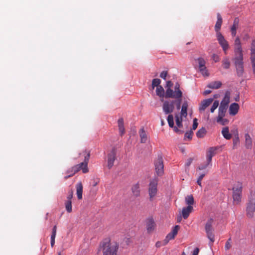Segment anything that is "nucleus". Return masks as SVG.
Wrapping results in <instances>:
<instances>
[{
	"mask_svg": "<svg viewBox=\"0 0 255 255\" xmlns=\"http://www.w3.org/2000/svg\"><path fill=\"white\" fill-rule=\"evenodd\" d=\"M167 75V71H163L160 73V77L163 79H165Z\"/></svg>",
	"mask_w": 255,
	"mask_h": 255,
	"instance_id": "obj_47",
	"label": "nucleus"
},
{
	"mask_svg": "<svg viewBox=\"0 0 255 255\" xmlns=\"http://www.w3.org/2000/svg\"><path fill=\"white\" fill-rule=\"evenodd\" d=\"M234 57L233 61L236 69L237 74L238 76L241 77L244 72V56L241 43L239 37L235 40Z\"/></svg>",
	"mask_w": 255,
	"mask_h": 255,
	"instance_id": "obj_1",
	"label": "nucleus"
},
{
	"mask_svg": "<svg viewBox=\"0 0 255 255\" xmlns=\"http://www.w3.org/2000/svg\"><path fill=\"white\" fill-rule=\"evenodd\" d=\"M84 156V160L83 162L80 164H77L71 167V174L70 175H66L64 177V179L66 180L68 178L73 176L75 173L78 172L81 169L82 170L83 173H86L89 171L88 168V163L89 160L90 153V151L86 150L84 151L83 153Z\"/></svg>",
	"mask_w": 255,
	"mask_h": 255,
	"instance_id": "obj_2",
	"label": "nucleus"
},
{
	"mask_svg": "<svg viewBox=\"0 0 255 255\" xmlns=\"http://www.w3.org/2000/svg\"><path fill=\"white\" fill-rule=\"evenodd\" d=\"M222 66L224 68L228 69L230 67V62L227 57H225L222 60Z\"/></svg>",
	"mask_w": 255,
	"mask_h": 255,
	"instance_id": "obj_35",
	"label": "nucleus"
},
{
	"mask_svg": "<svg viewBox=\"0 0 255 255\" xmlns=\"http://www.w3.org/2000/svg\"><path fill=\"white\" fill-rule=\"evenodd\" d=\"M161 80L159 79H153L152 81V89L153 90L155 87L159 86Z\"/></svg>",
	"mask_w": 255,
	"mask_h": 255,
	"instance_id": "obj_37",
	"label": "nucleus"
},
{
	"mask_svg": "<svg viewBox=\"0 0 255 255\" xmlns=\"http://www.w3.org/2000/svg\"><path fill=\"white\" fill-rule=\"evenodd\" d=\"M231 247V245L230 244V243L228 241L226 242V245H225V249L226 250H229Z\"/></svg>",
	"mask_w": 255,
	"mask_h": 255,
	"instance_id": "obj_58",
	"label": "nucleus"
},
{
	"mask_svg": "<svg viewBox=\"0 0 255 255\" xmlns=\"http://www.w3.org/2000/svg\"><path fill=\"white\" fill-rule=\"evenodd\" d=\"M180 226L179 225H176L174 227L171 232L168 234V235L166 236L164 240V245H166L169 242V241L174 239L175 236L177 235Z\"/></svg>",
	"mask_w": 255,
	"mask_h": 255,
	"instance_id": "obj_14",
	"label": "nucleus"
},
{
	"mask_svg": "<svg viewBox=\"0 0 255 255\" xmlns=\"http://www.w3.org/2000/svg\"><path fill=\"white\" fill-rule=\"evenodd\" d=\"M188 103L187 101H185L182 106L181 111L180 113V116L183 117H186L187 116V108H188Z\"/></svg>",
	"mask_w": 255,
	"mask_h": 255,
	"instance_id": "obj_25",
	"label": "nucleus"
},
{
	"mask_svg": "<svg viewBox=\"0 0 255 255\" xmlns=\"http://www.w3.org/2000/svg\"><path fill=\"white\" fill-rule=\"evenodd\" d=\"M212 157H211V156H209V155H207V164H208L209 165L210 163V162L212 161Z\"/></svg>",
	"mask_w": 255,
	"mask_h": 255,
	"instance_id": "obj_56",
	"label": "nucleus"
},
{
	"mask_svg": "<svg viewBox=\"0 0 255 255\" xmlns=\"http://www.w3.org/2000/svg\"><path fill=\"white\" fill-rule=\"evenodd\" d=\"M199 252V249L196 248L194 249L192 255H198Z\"/></svg>",
	"mask_w": 255,
	"mask_h": 255,
	"instance_id": "obj_55",
	"label": "nucleus"
},
{
	"mask_svg": "<svg viewBox=\"0 0 255 255\" xmlns=\"http://www.w3.org/2000/svg\"><path fill=\"white\" fill-rule=\"evenodd\" d=\"M211 93V91L210 90H206L204 92V95H207L208 94H209Z\"/></svg>",
	"mask_w": 255,
	"mask_h": 255,
	"instance_id": "obj_60",
	"label": "nucleus"
},
{
	"mask_svg": "<svg viewBox=\"0 0 255 255\" xmlns=\"http://www.w3.org/2000/svg\"><path fill=\"white\" fill-rule=\"evenodd\" d=\"M131 191L134 196L137 197L140 196V189L139 183H137L132 185L131 187Z\"/></svg>",
	"mask_w": 255,
	"mask_h": 255,
	"instance_id": "obj_19",
	"label": "nucleus"
},
{
	"mask_svg": "<svg viewBox=\"0 0 255 255\" xmlns=\"http://www.w3.org/2000/svg\"><path fill=\"white\" fill-rule=\"evenodd\" d=\"M118 124L120 133L121 135H122L125 132L123 118H121L118 120Z\"/></svg>",
	"mask_w": 255,
	"mask_h": 255,
	"instance_id": "obj_23",
	"label": "nucleus"
},
{
	"mask_svg": "<svg viewBox=\"0 0 255 255\" xmlns=\"http://www.w3.org/2000/svg\"><path fill=\"white\" fill-rule=\"evenodd\" d=\"M206 133V130L204 128H202L196 132V135L199 138L203 137Z\"/></svg>",
	"mask_w": 255,
	"mask_h": 255,
	"instance_id": "obj_33",
	"label": "nucleus"
},
{
	"mask_svg": "<svg viewBox=\"0 0 255 255\" xmlns=\"http://www.w3.org/2000/svg\"><path fill=\"white\" fill-rule=\"evenodd\" d=\"M198 127V123L197 119L195 118L193 120V124L192 126V129L195 130Z\"/></svg>",
	"mask_w": 255,
	"mask_h": 255,
	"instance_id": "obj_46",
	"label": "nucleus"
},
{
	"mask_svg": "<svg viewBox=\"0 0 255 255\" xmlns=\"http://www.w3.org/2000/svg\"><path fill=\"white\" fill-rule=\"evenodd\" d=\"M157 181L156 179H153L150 181L148 187V194L149 200L152 201L155 198L157 192Z\"/></svg>",
	"mask_w": 255,
	"mask_h": 255,
	"instance_id": "obj_8",
	"label": "nucleus"
},
{
	"mask_svg": "<svg viewBox=\"0 0 255 255\" xmlns=\"http://www.w3.org/2000/svg\"><path fill=\"white\" fill-rule=\"evenodd\" d=\"M182 96V92L180 90V85L178 83H176L174 86V91L170 88L167 89L165 94V98H174L175 99H179L181 98Z\"/></svg>",
	"mask_w": 255,
	"mask_h": 255,
	"instance_id": "obj_5",
	"label": "nucleus"
},
{
	"mask_svg": "<svg viewBox=\"0 0 255 255\" xmlns=\"http://www.w3.org/2000/svg\"><path fill=\"white\" fill-rule=\"evenodd\" d=\"M160 101L163 102L162 109L165 114L170 115L172 113L174 110V105L176 101L174 100H164V99H160Z\"/></svg>",
	"mask_w": 255,
	"mask_h": 255,
	"instance_id": "obj_7",
	"label": "nucleus"
},
{
	"mask_svg": "<svg viewBox=\"0 0 255 255\" xmlns=\"http://www.w3.org/2000/svg\"><path fill=\"white\" fill-rule=\"evenodd\" d=\"M240 109L238 104L234 103L231 104L229 107V114L231 116H235L237 114Z\"/></svg>",
	"mask_w": 255,
	"mask_h": 255,
	"instance_id": "obj_16",
	"label": "nucleus"
},
{
	"mask_svg": "<svg viewBox=\"0 0 255 255\" xmlns=\"http://www.w3.org/2000/svg\"><path fill=\"white\" fill-rule=\"evenodd\" d=\"M116 159V150L115 148H113L107 155L108 167L109 169H111L113 166Z\"/></svg>",
	"mask_w": 255,
	"mask_h": 255,
	"instance_id": "obj_12",
	"label": "nucleus"
},
{
	"mask_svg": "<svg viewBox=\"0 0 255 255\" xmlns=\"http://www.w3.org/2000/svg\"><path fill=\"white\" fill-rule=\"evenodd\" d=\"M242 193V185L241 183L238 182L233 187V203L235 205H238L241 202Z\"/></svg>",
	"mask_w": 255,
	"mask_h": 255,
	"instance_id": "obj_6",
	"label": "nucleus"
},
{
	"mask_svg": "<svg viewBox=\"0 0 255 255\" xmlns=\"http://www.w3.org/2000/svg\"><path fill=\"white\" fill-rule=\"evenodd\" d=\"M199 68H203L205 66L206 61L203 58L199 57L197 59Z\"/></svg>",
	"mask_w": 255,
	"mask_h": 255,
	"instance_id": "obj_40",
	"label": "nucleus"
},
{
	"mask_svg": "<svg viewBox=\"0 0 255 255\" xmlns=\"http://www.w3.org/2000/svg\"><path fill=\"white\" fill-rule=\"evenodd\" d=\"M213 220L212 218L209 219L205 225V231L208 238L212 243L214 242V235L213 233L212 224Z\"/></svg>",
	"mask_w": 255,
	"mask_h": 255,
	"instance_id": "obj_9",
	"label": "nucleus"
},
{
	"mask_svg": "<svg viewBox=\"0 0 255 255\" xmlns=\"http://www.w3.org/2000/svg\"><path fill=\"white\" fill-rule=\"evenodd\" d=\"M199 69L203 76H208L209 75V73L206 66L203 67V68H199Z\"/></svg>",
	"mask_w": 255,
	"mask_h": 255,
	"instance_id": "obj_41",
	"label": "nucleus"
},
{
	"mask_svg": "<svg viewBox=\"0 0 255 255\" xmlns=\"http://www.w3.org/2000/svg\"><path fill=\"white\" fill-rule=\"evenodd\" d=\"M73 192L72 190H71L69 192H68V195L67 196V201H71L72 198H73Z\"/></svg>",
	"mask_w": 255,
	"mask_h": 255,
	"instance_id": "obj_45",
	"label": "nucleus"
},
{
	"mask_svg": "<svg viewBox=\"0 0 255 255\" xmlns=\"http://www.w3.org/2000/svg\"><path fill=\"white\" fill-rule=\"evenodd\" d=\"M216 109H215V108H214V107H213L212 106L211 109H210V112L213 113L214 112L215 110H216Z\"/></svg>",
	"mask_w": 255,
	"mask_h": 255,
	"instance_id": "obj_64",
	"label": "nucleus"
},
{
	"mask_svg": "<svg viewBox=\"0 0 255 255\" xmlns=\"http://www.w3.org/2000/svg\"><path fill=\"white\" fill-rule=\"evenodd\" d=\"M173 130H174V131H175V132H177V133H182L183 132V131H182V130H181L179 129L178 128H177V127H174V126H173Z\"/></svg>",
	"mask_w": 255,
	"mask_h": 255,
	"instance_id": "obj_53",
	"label": "nucleus"
},
{
	"mask_svg": "<svg viewBox=\"0 0 255 255\" xmlns=\"http://www.w3.org/2000/svg\"><path fill=\"white\" fill-rule=\"evenodd\" d=\"M219 101L216 100L214 102L212 106L214 107V108H215V109H217V107L219 106Z\"/></svg>",
	"mask_w": 255,
	"mask_h": 255,
	"instance_id": "obj_54",
	"label": "nucleus"
},
{
	"mask_svg": "<svg viewBox=\"0 0 255 255\" xmlns=\"http://www.w3.org/2000/svg\"><path fill=\"white\" fill-rule=\"evenodd\" d=\"M213 102V98H209L207 99H205L201 102L199 108V110L200 113L204 112L205 110Z\"/></svg>",
	"mask_w": 255,
	"mask_h": 255,
	"instance_id": "obj_15",
	"label": "nucleus"
},
{
	"mask_svg": "<svg viewBox=\"0 0 255 255\" xmlns=\"http://www.w3.org/2000/svg\"><path fill=\"white\" fill-rule=\"evenodd\" d=\"M216 148L213 147H210L207 152V155L213 157L216 153Z\"/></svg>",
	"mask_w": 255,
	"mask_h": 255,
	"instance_id": "obj_42",
	"label": "nucleus"
},
{
	"mask_svg": "<svg viewBox=\"0 0 255 255\" xmlns=\"http://www.w3.org/2000/svg\"><path fill=\"white\" fill-rule=\"evenodd\" d=\"M156 172L158 175H161L163 173V161L161 156H158L154 163Z\"/></svg>",
	"mask_w": 255,
	"mask_h": 255,
	"instance_id": "obj_11",
	"label": "nucleus"
},
{
	"mask_svg": "<svg viewBox=\"0 0 255 255\" xmlns=\"http://www.w3.org/2000/svg\"><path fill=\"white\" fill-rule=\"evenodd\" d=\"M222 133L224 137L226 139H230L232 137V135L229 132V128L227 127H224L222 129Z\"/></svg>",
	"mask_w": 255,
	"mask_h": 255,
	"instance_id": "obj_28",
	"label": "nucleus"
},
{
	"mask_svg": "<svg viewBox=\"0 0 255 255\" xmlns=\"http://www.w3.org/2000/svg\"><path fill=\"white\" fill-rule=\"evenodd\" d=\"M206 173H202L200 175L199 178L198 179H200V180H202V179L204 178V177L205 176Z\"/></svg>",
	"mask_w": 255,
	"mask_h": 255,
	"instance_id": "obj_59",
	"label": "nucleus"
},
{
	"mask_svg": "<svg viewBox=\"0 0 255 255\" xmlns=\"http://www.w3.org/2000/svg\"><path fill=\"white\" fill-rule=\"evenodd\" d=\"M222 86V83L221 82L219 81H214L212 82H211L209 83L208 85V87L211 88V89H217L221 87Z\"/></svg>",
	"mask_w": 255,
	"mask_h": 255,
	"instance_id": "obj_29",
	"label": "nucleus"
},
{
	"mask_svg": "<svg viewBox=\"0 0 255 255\" xmlns=\"http://www.w3.org/2000/svg\"><path fill=\"white\" fill-rule=\"evenodd\" d=\"M175 101H176L175 104H176V108L177 110H179L181 106V98H180L179 99H176V100Z\"/></svg>",
	"mask_w": 255,
	"mask_h": 255,
	"instance_id": "obj_44",
	"label": "nucleus"
},
{
	"mask_svg": "<svg viewBox=\"0 0 255 255\" xmlns=\"http://www.w3.org/2000/svg\"><path fill=\"white\" fill-rule=\"evenodd\" d=\"M175 121L177 127L179 128L182 127V117H179L178 115L175 116Z\"/></svg>",
	"mask_w": 255,
	"mask_h": 255,
	"instance_id": "obj_36",
	"label": "nucleus"
},
{
	"mask_svg": "<svg viewBox=\"0 0 255 255\" xmlns=\"http://www.w3.org/2000/svg\"><path fill=\"white\" fill-rule=\"evenodd\" d=\"M216 36L219 43L222 47L225 54H226L229 47L228 42L225 39L221 33H217Z\"/></svg>",
	"mask_w": 255,
	"mask_h": 255,
	"instance_id": "obj_10",
	"label": "nucleus"
},
{
	"mask_svg": "<svg viewBox=\"0 0 255 255\" xmlns=\"http://www.w3.org/2000/svg\"><path fill=\"white\" fill-rule=\"evenodd\" d=\"M167 122L169 125V126L170 128H173L174 126V119L173 116L172 115H169L167 117Z\"/></svg>",
	"mask_w": 255,
	"mask_h": 255,
	"instance_id": "obj_38",
	"label": "nucleus"
},
{
	"mask_svg": "<svg viewBox=\"0 0 255 255\" xmlns=\"http://www.w3.org/2000/svg\"><path fill=\"white\" fill-rule=\"evenodd\" d=\"M245 146L248 149L252 147V139L249 133L245 134Z\"/></svg>",
	"mask_w": 255,
	"mask_h": 255,
	"instance_id": "obj_26",
	"label": "nucleus"
},
{
	"mask_svg": "<svg viewBox=\"0 0 255 255\" xmlns=\"http://www.w3.org/2000/svg\"><path fill=\"white\" fill-rule=\"evenodd\" d=\"M56 237L51 236V246L53 247L55 244V239Z\"/></svg>",
	"mask_w": 255,
	"mask_h": 255,
	"instance_id": "obj_52",
	"label": "nucleus"
},
{
	"mask_svg": "<svg viewBox=\"0 0 255 255\" xmlns=\"http://www.w3.org/2000/svg\"><path fill=\"white\" fill-rule=\"evenodd\" d=\"M76 194L79 200L82 199L83 185L81 182H78L76 186Z\"/></svg>",
	"mask_w": 255,
	"mask_h": 255,
	"instance_id": "obj_20",
	"label": "nucleus"
},
{
	"mask_svg": "<svg viewBox=\"0 0 255 255\" xmlns=\"http://www.w3.org/2000/svg\"><path fill=\"white\" fill-rule=\"evenodd\" d=\"M193 207L192 206L184 207L182 210V216L184 219H186L189 217L190 214L193 211Z\"/></svg>",
	"mask_w": 255,
	"mask_h": 255,
	"instance_id": "obj_17",
	"label": "nucleus"
},
{
	"mask_svg": "<svg viewBox=\"0 0 255 255\" xmlns=\"http://www.w3.org/2000/svg\"><path fill=\"white\" fill-rule=\"evenodd\" d=\"M185 203L187 206H192L194 203V200L193 196L192 195H188L185 199Z\"/></svg>",
	"mask_w": 255,
	"mask_h": 255,
	"instance_id": "obj_31",
	"label": "nucleus"
},
{
	"mask_svg": "<svg viewBox=\"0 0 255 255\" xmlns=\"http://www.w3.org/2000/svg\"><path fill=\"white\" fill-rule=\"evenodd\" d=\"M201 181L202 180H200V179H197V184L200 186L201 187L202 186V185H201Z\"/></svg>",
	"mask_w": 255,
	"mask_h": 255,
	"instance_id": "obj_63",
	"label": "nucleus"
},
{
	"mask_svg": "<svg viewBox=\"0 0 255 255\" xmlns=\"http://www.w3.org/2000/svg\"><path fill=\"white\" fill-rule=\"evenodd\" d=\"M255 213V192H252L247 204L246 214L249 218H252Z\"/></svg>",
	"mask_w": 255,
	"mask_h": 255,
	"instance_id": "obj_4",
	"label": "nucleus"
},
{
	"mask_svg": "<svg viewBox=\"0 0 255 255\" xmlns=\"http://www.w3.org/2000/svg\"><path fill=\"white\" fill-rule=\"evenodd\" d=\"M212 58H213V60L215 62H217L218 61H219L220 60V58H219V56H218L216 54H214L212 56Z\"/></svg>",
	"mask_w": 255,
	"mask_h": 255,
	"instance_id": "obj_48",
	"label": "nucleus"
},
{
	"mask_svg": "<svg viewBox=\"0 0 255 255\" xmlns=\"http://www.w3.org/2000/svg\"><path fill=\"white\" fill-rule=\"evenodd\" d=\"M139 134L140 138V142L141 143H145L147 140V136L143 128L140 129Z\"/></svg>",
	"mask_w": 255,
	"mask_h": 255,
	"instance_id": "obj_22",
	"label": "nucleus"
},
{
	"mask_svg": "<svg viewBox=\"0 0 255 255\" xmlns=\"http://www.w3.org/2000/svg\"><path fill=\"white\" fill-rule=\"evenodd\" d=\"M217 20L215 26V30L216 32V34L221 33L220 30L221 27V25L223 22V20L221 14L218 13L217 14Z\"/></svg>",
	"mask_w": 255,
	"mask_h": 255,
	"instance_id": "obj_18",
	"label": "nucleus"
},
{
	"mask_svg": "<svg viewBox=\"0 0 255 255\" xmlns=\"http://www.w3.org/2000/svg\"><path fill=\"white\" fill-rule=\"evenodd\" d=\"M239 20L238 18H235L233 24L231 27V31L233 36H235L236 34V30L239 26Z\"/></svg>",
	"mask_w": 255,
	"mask_h": 255,
	"instance_id": "obj_24",
	"label": "nucleus"
},
{
	"mask_svg": "<svg viewBox=\"0 0 255 255\" xmlns=\"http://www.w3.org/2000/svg\"><path fill=\"white\" fill-rule=\"evenodd\" d=\"M192 161H193V159H192V158H189V159H188V160H187V161L186 163V165L187 166H189V165L191 164V163L192 162Z\"/></svg>",
	"mask_w": 255,
	"mask_h": 255,
	"instance_id": "obj_57",
	"label": "nucleus"
},
{
	"mask_svg": "<svg viewBox=\"0 0 255 255\" xmlns=\"http://www.w3.org/2000/svg\"><path fill=\"white\" fill-rule=\"evenodd\" d=\"M224 117H222L220 118V117H217V122L223 126L228 124L229 123V120L227 119H224Z\"/></svg>",
	"mask_w": 255,
	"mask_h": 255,
	"instance_id": "obj_34",
	"label": "nucleus"
},
{
	"mask_svg": "<svg viewBox=\"0 0 255 255\" xmlns=\"http://www.w3.org/2000/svg\"><path fill=\"white\" fill-rule=\"evenodd\" d=\"M65 208L66 211L68 213H71L72 211V201H66L65 202Z\"/></svg>",
	"mask_w": 255,
	"mask_h": 255,
	"instance_id": "obj_39",
	"label": "nucleus"
},
{
	"mask_svg": "<svg viewBox=\"0 0 255 255\" xmlns=\"http://www.w3.org/2000/svg\"><path fill=\"white\" fill-rule=\"evenodd\" d=\"M250 59L251 61L253 71L254 74H255V52H251V57Z\"/></svg>",
	"mask_w": 255,
	"mask_h": 255,
	"instance_id": "obj_32",
	"label": "nucleus"
},
{
	"mask_svg": "<svg viewBox=\"0 0 255 255\" xmlns=\"http://www.w3.org/2000/svg\"><path fill=\"white\" fill-rule=\"evenodd\" d=\"M182 220V217L181 216H179L177 218V222L178 223H180Z\"/></svg>",
	"mask_w": 255,
	"mask_h": 255,
	"instance_id": "obj_62",
	"label": "nucleus"
},
{
	"mask_svg": "<svg viewBox=\"0 0 255 255\" xmlns=\"http://www.w3.org/2000/svg\"><path fill=\"white\" fill-rule=\"evenodd\" d=\"M156 94L159 96L161 99H163V98L165 97V93L163 88L161 86H157L156 89Z\"/></svg>",
	"mask_w": 255,
	"mask_h": 255,
	"instance_id": "obj_27",
	"label": "nucleus"
},
{
	"mask_svg": "<svg viewBox=\"0 0 255 255\" xmlns=\"http://www.w3.org/2000/svg\"><path fill=\"white\" fill-rule=\"evenodd\" d=\"M56 231H57V227L56 225H55L52 229V235L51 236L56 237Z\"/></svg>",
	"mask_w": 255,
	"mask_h": 255,
	"instance_id": "obj_49",
	"label": "nucleus"
},
{
	"mask_svg": "<svg viewBox=\"0 0 255 255\" xmlns=\"http://www.w3.org/2000/svg\"><path fill=\"white\" fill-rule=\"evenodd\" d=\"M251 52H255V40H253L251 48Z\"/></svg>",
	"mask_w": 255,
	"mask_h": 255,
	"instance_id": "obj_50",
	"label": "nucleus"
},
{
	"mask_svg": "<svg viewBox=\"0 0 255 255\" xmlns=\"http://www.w3.org/2000/svg\"><path fill=\"white\" fill-rule=\"evenodd\" d=\"M208 164H206L205 165H200L198 167V169L201 170H203L205 168H206L208 166Z\"/></svg>",
	"mask_w": 255,
	"mask_h": 255,
	"instance_id": "obj_51",
	"label": "nucleus"
},
{
	"mask_svg": "<svg viewBox=\"0 0 255 255\" xmlns=\"http://www.w3.org/2000/svg\"><path fill=\"white\" fill-rule=\"evenodd\" d=\"M193 134V132L192 130H191L189 131H187L185 133L184 137L185 138H188L189 139H191Z\"/></svg>",
	"mask_w": 255,
	"mask_h": 255,
	"instance_id": "obj_43",
	"label": "nucleus"
},
{
	"mask_svg": "<svg viewBox=\"0 0 255 255\" xmlns=\"http://www.w3.org/2000/svg\"><path fill=\"white\" fill-rule=\"evenodd\" d=\"M230 95L231 93L230 91H226L220 105L228 107V104L230 103Z\"/></svg>",
	"mask_w": 255,
	"mask_h": 255,
	"instance_id": "obj_21",
	"label": "nucleus"
},
{
	"mask_svg": "<svg viewBox=\"0 0 255 255\" xmlns=\"http://www.w3.org/2000/svg\"><path fill=\"white\" fill-rule=\"evenodd\" d=\"M146 229L148 234L152 233L156 229V225L152 218H148L145 221Z\"/></svg>",
	"mask_w": 255,
	"mask_h": 255,
	"instance_id": "obj_13",
	"label": "nucleus"
},
{
	"mask_svg": "<svg viewBox=\"0 0 255 255\" xmlns=\"http://www.w3.org/2000/svg\"><path fill=\"white\" fill-rule=\"evenodd\" d=\"M100 249L102 250L103 255H117L119 244L117 243H110L104 241L100 244Z\"/></svg>",
	"mask_w": 255,
	"mask_h": 255,
	"instance_id": "obj_3",
	"label": "nucleus"
},
{
	"mask_svg": "<svg viewBox=\"0 0 255 255\" xmlns=\"http://www.w3.org/2000/svg\"><path fill=\"white\" fill-rule=\"evenodd\" d=\"M228 107L220 105L218 110V117H225Z\"/></svg>",
	"mask_w": 255,
	"mask_h": 255,
	"instance_id": "obj_30",
	"label": "nucleus"
},
{
	"mask_svg": "<svg viewBox=\"0 0 255 255\" xmlns=\"http://www.w3.org/2000/svg\"><path fill=\"white\" fill-rule=\"evenodd\" d=\"M161 244L160 242H157L156 243L155 246L157 248H159L161 247Z\"/></svg>",
	"mask_w": 255,
	"mask_h": 255,
	"instance_id": "obj_61",
	"label": "nucleus"
}]
</instances>
